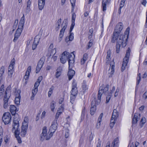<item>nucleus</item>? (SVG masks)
<instances>
[{
	"mask_svg": "<svg viewBox=\"0 0 147 147\" xmlns=\"http://www.w3.org/2000/svg\"><path fill=\"white\" fill-rule=\"evenodd\" d=\"M128 28L129 29V28H127L125 31V34H127V35H123L121 34L116 40L117 42L116 45V52L117 53H118L120 51L121 45H122L123 47L126 45V42L127 40L129 34V30H128Z\"/></svg>",
	"mask_w": 147,
	"mask_h": 147,
	"instance_id": "f257e3e1",
	"label": "nucleus"
},
{
	"mask_svg": "<svg viewBox=\"0 0 147 147\" xmlns=\"http://www.w3.org/2000/svg\"><path fill=\"white\" fill-rule=\"evenodd\" d=\"M123 27V24L121 22L119 23L116 25L115 28L113 35L112 36L111 42L112 43H114L116 40L117 38H118L119 36L120 35H119V34L122 30Z\"/></svg>",
	"mask_w": 147,
	"mask_h": 147,
	"instance_id": "f03ea898",
	"label": "nucleus"
},
{
	"mask_svg": "<svg viewBox=\"0 0 147 147\" xmlns=\"http://www.w3.org/2000/svg\"><path fill=\"white\" fill-rule=\"evenodd\" d=\"M109 85L108 84H102L99 88L98 94L97 104H99L101 102V97L103 93L106 94L109 90Z\"/></svg>",
	"mask_w": 147,
	"mask_h": 147,
	"instance_id": "7ed1b4c3",
	"label": "nucleus"
},
{
	"mask_svg": "<svg viewBox=\"0 0 147 147\" xmlns=\"http://www.w3.org/2000/svg\"><path fill=\"white\" fill-rule=\"evenodd\" d=\"M130 52V48L129 47L126 51L125 56L123 59V62L121 66L122 71H123L125 69V67L128 63Z\"/></svg>",
	"mask_w": 147,
	"mask_h": 147,
	"instance_id": "20e7f679",
	"label": "nucleus"
},
{
	"mask_svg": "<svg viewBox=\"0 0 147 147\" xmlns=\"http://www.w3.org/2000/svg\"><path fill=\"white\" fill-rule=\"evenodd\" d=\"M67 25V23L66 21H64L62 24V29L60 30L58 38L59 42H60L62 40L64 35V32L66 28Z\"/></svg>",
	"mask_w": 147,
	"mask_h": 147,
	"instance_id": "39448f33",
	"label": "nucleus"
},
{
	"mask_svg": "<svg viewBox=\"0 0 147 147\" xmlns=\"http://www.w3.org/2000/svg\"><path fill=\"white\" fill-rule=\"evenodd\" d=\"M13 119V127L12 129V131H14L15 129H18L19 126V121L20 120L19 116L18 114L14 116Z\"/></svg>",
	"mask_w": 147,
	"mask_h": 147,
	"instance_id": "423d86ee",
	"label": "nucleus"
},
{
	"mask_svg": "<svg viewBox=\"0 0 147 147\" xmlns=\"http://www.w3.org/2000/svg\"><path fill=\"white\" fill-rule=\"evenodd\" d=\"M2 120L5 124H7L11 121V117L10 113L8 112L5 113L2 117Z\"/></svg>",
	"mask_w": 147,
	"mask_h": 147,
	"instance_id": "0eeeda50",
	"label": "nucleus"
},
{
	"mask_svg": "<svg viewBox=\"0 0 147 147\" xmlns=\"http://www.w3.org/2000/svg\"><path fill=\"white\" fill-rule=\"evenodd\" d=\"M71 54H70L69 53L66 51H65L62 53L61 57L60 58L61 62L63 63H65L67 60L68 59L69 57H70Z\"/></svg>",
	"mask_w": 147,
	"mask_h": 147,
	"instance_id": "6e6552de",
	"label": "nucleus"
},
{
	"mask_svg": "<svg viewBox=\"0 0 147 147\" xmlns=\"http://www.w3.org/2000/svg\"><path fill=\"white\" fill-rule=\"evenodd\" d=\"M114 68V62L113 61H112L110 62L109 68L108 71V74L109 77H112V75L113 74L115 71Z\"/></svg>",
	"mask_w": 147,
	"mask_h": 147,
	"instance_id": "1a4fd4ad",
	"label": "nucleus"
},
{
	"mask_svg": "<svg viewBox=\"0 0 147 147\" xmlns=\"http://www.w3.org/2000/svg\"><path fill=\"white\" fill-rule=\"evenodd\" d=\"M45 60V57H42L39 60L36 68V73H38L40 71L42 67Z\"/></svg>",
	"mask_w": 147,
	"mask_h": 147,
	"instance_id": "9d476101",
	"label": "nucleus"
},
{
	"mask_svg": "<svg viewBox=\"0 0 147 147\" xmlns=\"http://www.w3.org/2000/svg\"><path fill=\"white\" fill-rule=\"evenodd\" d=\"M96 103H97V101H96L95 98L93 99L92 102L90 111V114L92 115L94 114L96 111V105H98V104H97Z\"/></svg>",
	"mask_w": 147,
	"mask_h": 147,
	"instance_id": "9b49d317",
	"label": "nucleus"
},
{
	"mask_svg": "<svg viewBox=\"0 0 147 147\" xmlns=\"http://www.w3.org/2000/svg\"><path fill=\"white\" fill-rule=\"evenodd\" d=\"M57 125L58 124L56 119H54L52 122L49 131L53 133L57 129Z\"/></svg>",
	"mask_w": 147,
	"mask_h": 147,
	"instance_id": "f8f14e48",
	"label": "nucleus"
},
{
	"mask_svg": "<svg viewBox=\"0 0 147 147\" xmlns=\"http://www.w3.org/2000/svg\"><path fill=\"white\" fill-rule=\"evenodd\" d=\"M71 54L73 55H71L70 57H69L68 59V65H69V69H71L72 66L73 65V64L74 62V58H75V55L73 54V52L71 53Z\"/></svg>",
	"mask_w": 147,
	"mask_h": 147,
	"instance_id": "ddd939ff",
	"label": "nucleus"
},
{
	"mask_svg": "<svg viewBox=\"0 0 147 147\" xmlns=\"http://www.w3.org/2000/svg\"><path fill=\"white\" fill-rule=\"evenodd\" d=\"M75 89V92L73 93L72 90L71 91V95H70V102L72 104H73L74 101L75 100L76 98V96L77 95V91L76 89Z\"/></svg>",
	"mask_w": 147,
	"mask_h": 147,
	"instance_id": "4468645a",
	"label": "nucleus"
},
{
	"mask_svg": "<svg viewBox=\"0 0 147 147\" xmlns=\"http://www.w3.org/2000/svg\"><path fill=\"white\" fill-rule=\"evenodd\" d=\"M140 117V114H139L138 113H135L134 114V117L132 119V125L136 124Z\"/></svg>",
	"mask_w": 147,
	"mask_h": 147,
	"instance_id": "2eb2a0df",
	"label": "nucleus"
},
{
	"mask_svg": "<svg viewBox=\"0 0 147 147\" xmlns=\"http://www.w3.org/2000/svg\"><path fill=\"white\" fill-rule=\"evenodd\" d=\"M20 91H18L16 94V97L15 99V102L17 105H19L20 103L21 96L20 95Z\"/></svg>",
	"mask_w": 147,
	"mask_h": 147,
	"instance_id": "dca6fc26",
	"label": "nucleus"
},
{
	"mask_svg": "<svg viewBox=\"0 0 147 147\" xmlns=\"http://www.w3.org/2000/svg\"><path fill=\"white\" fill-rule=\"evenodd\" d=\"M28 126L22 125V129L20 132V135L22 137H24L26 135L28 129Z\"/></svg>",
	"mask_w": 147,
	"mask_h": 147,
	"instance_id": "f3484780",
	"label": "nucleus"
},
{
	"mask_svg": "<svg viewBox=\"0 0 147 147\" xmlns=\"http://www.w3.org/2000/svg\"><path fill=\"white\" fill-rule=\"evenodd\" d=\"M47 130L46 127H43L42 130V133L41 134L40 140L41 141H43L45 140V136L47 135Z\"/></svg>",
	"mask_w": 147,
	"mask_h": 147,
	"instance_id": "a211bd4d",
	"label": "nucleus"
},
{
	"mask_svg": "<svg viewBox=\"0 0 147 147\" xmlns=\"http://www.w3.org/2000/svg\"><path fill=\"white\" fill-rule=\"evenodd\" d=\"M15 61L16 60L14 58L11 60L10 65L9 66L8 70L14 71V68L15 63Z\"/></svg>",
	"mask_w": 147,
	"mask_h": 147,
	"instance_id": "6ab92c4d",
	"label": "nucleus"
},
{
	"mask_svg": "<svg viewBox=\"0 0 147 147\" xmlns=\"http://www.w3.org/2000/svg\"><path fill=\"white\" fill-rule=\"evenodd\" d=\"M110 0H103L102 1V10L104 11L106 10V5L109 3Z\"/></svg>",
	"mask_w": 147,
	"mask_h": 147,
	"instance_id": "aec40b11",
	"label": "nucleus"
},
{
	"mask_svg": "<svg viewBox=\"0 0 147 147\" xmlns=\"http://www.w3.org/2000/svg\"><path fill=\"white\" fill-rule=\"evenodd\" d=\"M75 74V72L74 71L72 70L71 69H69V71L67 75L69 80H71L72 78Z\"/></svg>",
	"mask_w": 147,
	"mask_h": 147,
	"instance_id": "412c9836",
	"label": "nucleus"
},
{
	"mask_svg": "<svg viewBox=\"0 0 147 147\" xmlns=\"http://www.w3.org/2000/svg\"><path fill=\"white\" fill-rule=\"evenodd\" d=\"M10 96L7 95H5L3 99V107L4 108L6 109L7 108L8 105V101L9 98Z\"/></svg>",
	"mask_w": 147,
	"mask_h": 147,
	"instance_id": "4be33fe9",
	"label": "nucleus"
},
{
	"mask_svg": "<svg viewBox=\"0 0 147 147\" xmlns=\"http://www.w3.org/2000/svg\"><path fill=\"white\" fill-rule=\"evenodd\" d=\"M10 111L11 114L14 115L17 111L16 107L14 105H11L10 106Z\"/></svg>",
	"mask_w": 147,
	"mask_h": 147,
	"instance_id": "5701e85b",
	"label": "nucleus"
},
{
	"mask_svg": "<svg viewBox=\"0 0 147 147\" xmlns=\"http://www.w3.org/2000/svg\"><path fill=\"white\" fill-rule=\"evenodd\" d=\"M45 1L43 0H38V5L40 10H41L43 9L45 4Z\"/></svg>",
	"mask_w": 147,
	"mask_h": 147,
	"instance_id": "b1692460",
	"label": "nucleus"
},
{
	"mask_svg": "<svg viewBox=\"0 0 147 147\" xmlns=\"http://www.w3.org/2000/svg\"><path fill=\"white\" fill-rule=\"evenodd\" d=\"M39 41V40L38 39H36V38H34V40L32 46V49L33 50H34L36 49Z\"/></svg>",
	"mask_w": 147,
	"mask_h": 147,
	"instance_id": "393cba45",
	"label": "nucleus"
},
{
	"mask_svg": "<svg viewBox=\"0 0 147 147\" xmlns=\"http://www.w3.org/2000/svg\"><path fill=\"white\" fill-rule=\"evenodd\" d=\"M103 115V113H101L98 118V122L96 124V127L97 128H99L100 126V122L101 121L102 119V117Z\"/></svg>",
	"mask_w": 147,
	"mask_h": 147,
	"instance_id": "a878e982",
	"label": "nucleus"
},
{
	"mask_svg": "<svg viewBox=\"0 0 147 147\" xmlns=\"http://www.w3.org/2000/svg\"><path fill=\"white\" fill-rule=\"evenodd\" d=\"M38 92V88H33V89L32 90V95L31 97V100H34V97L36 95V94Z\"/></svg>",
	"mask_w": 147,
	"mask_h": 147,
	"instance_id": "bb28decb",
	"label": "nucleus"
},
{
	"mask_svg": "<svg viewBox=\"0 0 147 147\" xmlns=\"http://www.w3.org/2000/svg\"><path fill=\"white\" fill-rule=\"evenodd\" d=\"M61 19L60 18L58 20L57 22L55 24V30L56 31H57L59 29L60 26V24L61 23Z\"/></svg>",
	"mask_w": 147,
	"mask_h": 147,
	"instance_id": "cd10ccee",
	"label": "nucleus"
},
{
	"mask_svg": "<svg viewBox=\"0 0 147 147\" xmlns=\"http://www.w3.org/2000/svg\"><path fill=\"white\" fill-rule=\"evenodd\" d=\"M72 90L71 91H73V93H74L75 92V89H76V90L77 91V94H78V90H77V83L76 82L75 80H73V82L72 84Z\"/></svg>",
	"mask_w": 147,
	"mask_h": 147,
	"instance_id": "c85d7f7f",
	"label": "nucleus"
},
{
	"mask_svg": "<svg viewBox=\"0 0 147 147\" xmlns=\"http://www.w3.org/2000/svg\"><path fill=\"white\" fill-rule=\"evenodd\" d=\"M5 67L4 66H2L0 70V83L2 80V76L5 72Z\"/></svg>",
	"mask_w": 147,
	"mask_h": 147,
	"instance_id": "c756f323",
	"label": "nucleus"
},
{
	"mask_svg": "<svg viewBox=\"0 0 147 147\" xmlns=\"http://www.w3.org/2000/svg\"><path fill=\"white\" fill-rule=\"evenodd\" d=\"M118 116V113L117 111L115 109H114L113 110V111L112 113V118H116L117 119Z\"/></svg>",
	"mask_w": 147,
	"mask_h": 147,
	"instance_id": "7c9ffc66",
	"label": "nucleus"
},
{
	"mask_svg": "<svg viewBox=\"0 0 147 147\" xmlns=\"http://www.w3.org/2000/svg\"><path fill=\"white\" fill-rule=\"evenodd\" d=\"M118 138H115L112 143L113 147H118Z\"/></svg>",
	"mask_w": 147,
	"mask_h": 147,
	"instance_id": "2f4dec72",
	"label": "nucleus"
},
{
	"mask_svg": "<svg viewBox=\"0 0 147 147\" xmlns=\"http://www.w3.org/2000/svg\"><path fill=\"white\" fill-rule=\"evenodd\" d=\"M88 58V55L86 53L84 54L83 56L82 59L81 60V64H84L85 61L87 60Z\"/></svg>",
	"mask_w": 147,
	"mask_h": 147,
	"instance_id": "473e14b6",
	"label": "nucleus"
},
{
	"mask_svg": "<svg viewBox=\"0 0 147 147\" xmlns=\"http://www.w3.org/2000/svg\"><path fill=\"white\" fill-rule=\"evenodd\" d=\"M117 118H112L111 117V120L110 127L111 128H112L114 125L116 121Z\"/></svg>",
	"mask_w": 147,
	"mask_h": 147,
	"instance_id": "72a5a7b5",
	"label": "nucleus"
},
{
	"mask_svg": "<svg viewBox=\"0 0 147 147\" xmlns=\"http://www.w3.org/2000/svg\"><path fill=\"white\" fill-rule=\"evenodd\" d=\"M4 91V86L2 85L0 89V98L1 99L3 96V94Z\"/></svg>",
	"mask_w": 147,
	"mask_h": 147,
	"instance_id": "f704fd0d",
	"label": "nucleus"
},
{
	"mask_svg": "<svg viewBox=\"0 0 147 147\" xmlns=\"http://www.w3.org/2000/svg\"><path fill=\"white\" fill-rule=\"evenodd\" d=\"M82 87V91L84 93L88 89V86L86 85V83L84 82L83 83Z\"/></svg>",
	"mask_w": 147,
	"mask_h": 147,
	"instance_id": "c9c22d12",
	"label": "nucleus"
},
{
	"mask_svg": "<svg viewBox=\"0 0 147 147\" xmlns=\"http://www.w3.org/2000/svg\"><path fill=\"white\" fill-rule=\"evenodd\" d=\"M3 132V129L1 127H0V146L1 145L2 141Z\"/></svg>",
	"mask_w": 147,
	"mask_h": 147,
	"instance_id": "e433bc0d",
	"label": "nucleus"
},
{
	"mask_svg": "<svg viewBox=\"0 0 147 147\" xmlns=\"http://www.w3.org/2000/svg\"><path fill=\"white\" fill-rule=\"evenodd\" d=\"M28 119L27 117H25L24 118L23 122L22 123V125L28 126Z\"/></svg>",
	"mask_w": 147,
	"mask_h": 147,
	"instance_id": "4c0bfd02",
	"label": "nucleus"
},
{
	"mask_svg": "<svg viewBox=\"0 0 147 147\" xmlns=\"http://www.w3.org/2000/svg\"><path fill=\"white\" fill-rule=\"evenodd\" d=\"M62 69H57V72L56 73L55 77L57 78H58L61 75Z\"/></svg>",
	"mask_w": 147,
	"mask_h": 147,
	"instance_id": "58836bf2",
	"label": "nucleus"
},
{
	"mask_svg": "<svg viewBox=\"0 0 147 147\" xmlns=\"http://www.w3.org/2000/svg\"><path fill=\"white\" fill-rule=\"evenodd\" d=\"M86 111L85 107H84L83 109L82 110L81 115V120H83L84 118L85 113Z\"/></svg>",
	"mask_w": 147,
	"mask_h": 147,
	"instance_id": "ea45409f",
	"label": "nucleus"
},
{
	"mask_svg": "<svg viewBox=\"0 0 147 147\" xmlns=\"http://www.w3.org/2000/svg\"><path fill=\"white\" fill-rule=\"evenodd\" d=\"M111 53L110 51H108L107 52V55L106 57V63H108L110 60L111 59Z\"/></svg>",
	"mask_w": 147,
	"mask_h": 147,
	"instance_id": "a19ab883",
	"label": "nucleus"
},
{
	"mask_svg": "<svg viewBox=\"0 0 147 147\" xmlns=\"http://www.w3.org/2000/svg\"><path fill=\"white\" fill-rule=\"evenodd\" d=\"M11 87L10 86H8L6 88L5 95H7L8 94H10L11 92Z\"/></svg>",
	"mask_w": 147,
	"mask_h": 147,
	"instance_id": "79ce46f5",
	"label": "nucleus"
},
{
	"mask_svg": "<svg viewBox=\"0 0 147 147\" xmlns=\"http://www.w3.org/2000/svg\"><path fill=\"white\" fill-rule=\"evenodd\" d=\"M20 35L21 34H19L15 33V34L14 35V38L13 40V41L14 42H15L20 36Z\"/></svg>",
	"mask_w": 147,
	"mask_h": 147,
	"instance_id": "37998d69",
	"label": "nucleus"
},
{
	"mask_svg": "<svg viewBox=\"0 0 147 147\" xmlns=\"http://www.w3.org/2000/svg\"><path fill=\"white\" fill-rule=\"evenodd\" d=\"M50 134L48 135V134H47V135L45 136V139L46 140H49L52 136L53 135V133H51L50 132Z\"/></svg>",
	"mask_w": 147,
	"mask_h": 147,
	"instance_id": "c03bdc74",
	"label": "nucleus"
},
{
	"mask_svg": "<svg viewBox=\"0 0 147 147\" xmlns=\"http://www.w3.org/2000/svg\"><path fill=\"white\" fill-rule=\"evenodd\" d=\"M55 102L54 101H52L50 105L51 109L52 111H53L55 109Z\"/></svg>",
	"mask_w": 147,
	"mask_h": 147,
	"instance_id": "a18cd8bd",
	"label": "nucleus"
},
{
	"mask_svg": "<svg viewBox=\"0 0 147 147\" xmlns=\"http://www.w3.org/2000/svg\"><path fill=\"white\" fill-rule=\"evenodd\" d=\"M93 45V41L92 40H90L89 42L88 43V45H87V47H86V49H88L90 48Z\"/></svg>",
	"mask_w": 147,
	"mask_h": 147,
	"instance_id": "49530a36",
	"label": "nucleus"
},
{
	"mask_svg": "<svg viewBox=\"0 0 147 147\" xmlns=\"http://www.w3.org/2000/svg\"><path fill=\"white\" fill-rule=\"evenodd\" d=\"M75 24V21H71V24L69 30V32H71L72 31L74 26Z\"/></svg>",
	"mask_w": 147,
	"mask_h": 147,
	"instance_id": "de8ad7c7",
	"label": "nucleus"
},
{
	"mask_svg": "<svg viewBox=\"0 0 147 147\" xmlns=\"http://www.w3.org/2000/svg\"><path fill=\"white\" fill-rule=\"evenodd\" d=\"M31 3V2L30 0H28L27 2V7L26 9L27 10H29L30 9V6Z\"/></svg>",
	"mask_w": 147,
	"mask_h": 147,
	"instance_id": "09e8293b",
	"label": "nucleus"
},
{
	"mask_svg": "<svg viewBox=\"0 0 147 147\" xmlns=\"http://www.w3.org/2000/svg\"><path fill=\"white\" fill-rule=\"evenodd\" d=\"M139 143L136 142L135 143L132 142L130 144V147H137L139 145Z\"/></svg>",
	"mask_w": 147,
	"mask_h": 147,
	"instance_id": "8fccbe9b",
	"label": "nucleus"
},
{
	"mask_svg": "<svg viewBox=\"0 0 147 147\" xmlns=\"http://www.w3.org/2000/svg\"><path fill=\"white\" fill-rule=\"evenodd\" d=\"M111 95L109 94H108L107 95L106 97V103H107L109 102L111 98Z\"/></svg>",
	"mask_w": 147,
	"mask_h": 147,
	"instance_id": "3c124183",
	"label": "nucleus"
},
{
	"mask_svg": "<svg viewBox=\"0 0 147 147\" xmlns=\"http://www.w3.org/2000/svg\"><path fill=\"white\" fill-rule=\"evenodd\" d=\"M70 34L68 37H69V39L70 40V41H71L72 40H73L74 37V34L73 33L70 32Z\"/></svg>",
	"mask_w": 147,
	"mask_h": 147,
	"instance_id": "603ef678",
	"label": "nucleus"
},
{
	"mask_svg": "<svg viewBox=\"0 0 147 147\" xmlns=\"http://www.w3.org/2000/svg\"><path fill=\"white\" fill-rule=\"evenodd\" d=\"M14 71L8 70V74L9 78H11L12 77Z\"/></svg>",
	"mask_w": 147,
	"mask_h": 147,
	"instance_id": "864d4df0",
	"label": "nucleus"
},
{
	"mask_svg": "<svg viewBox=\"0 0 147 147\" xmlns=\"http://www.w3.org/2000/svg\"><path fill=\"white\" fill-rule=\"evenodd\" d=\"M10 140V136L8 135H6L4 138V141L5 143H7Z\"/></svg>",
	"mask_w": 147,
	"mask_h": 147,
	"instance_id": "5fc2aeb1",
	"label": "nucleus"
},
{
	"mask_svg": "<svg viewBox=\"0 0 147 147\" xmlns=\"http://www.w3.org/2000/svg\"><path fill=\"white\" fill-rule=\"evenodd\" d=\"M31 66H29L27 68V71L26 73L28 75H30V74L31 72Z\"/></svg>",
	"mask_w": 147,
	"mask_h": 147,
	"instance_id": "6e6d98bb",
	"label": "nucleus"
},
{
	"mask_svg": "<svg viewBox=\"0 0 147 147\" xmlns=\"http://www.w3.org/2000/svg\"><path fill=\"white\" fill-rule=\"evenodd\" d=\"M69 136V130L67 129L65 131V137L66 138H67Z\"/></svg>",
	"mask_w": 147,
	"mask_h": 147,
	"instance_id": "4d7b16f0",
	"label": "nucleus"
},
{
	"mask_svg": "<svg viewBox=\"0 0 147 147\" xmlns=\"http://www.w3.org/2000/svg\"><path fill=\"white\" fill-rule=\"evenodd\" d=\"M18 20L17 19H16L14 22V23L13 26V28H14L16 29V27H17V25H18Z\"/></svg>",
	"mask_w": 147,
	"mask_h": 147,
	"instance_id": "13d9d810",
	"label": "nucleus"
},
{
	"mask_svg": "<svg viewBox=\"0 0 147 147\" xmlns=\"http://www.w3.org/2000/svg\"><path fill=\"white\" fill-rule=\"evenodd\" d=\"M146 119L145 117H142L140 121V123H142V125H143L146 122Z\"/></svg>",
	"mask_w": 147,
	"mask_h": 147,
	"instance_id": "bf43d9fd",
	"label": "nucleus"
},
{
	"mask_svg": "<svg viewBox=\"0 0 147 147\" xmlns=\"http://www.w3.org/2000/svg\"><path fill=\"white\" fill-rule=\"evenodd\" d=\"M14 131V134L15 136H19V135L20 134L19 130L18 129H15Z\"/></svg>",
	"mask_w": 147,
	"mask_h": 147,
	"instance_id": "052dcab7",
	"label": "nucleus"
},
{
	"mask_svg": "<svg viewBox=\"0 0 147 147\" xmlns=\"http://www.w3.org/2000/svg\"><path fill=\"white\" fill-rule=\"evenodd\" d=\"M24 14H23V16L21 18L20 20V23H22L24 24L25 22L24 21Z\"/></svg>",
	"mask_w": 147,
	"mask_h": 147,
	"instance_id": "680f3d73",
	"label": "nucleus"
},
{
	"mask_svg": "<svg viewBox=\"0 0 147 147\" xmlns=\"http://www.w3.org/2000/svg\"><path fill=\"white\" fill-rule=\"evenodd\" d=\"M61 113V112H57V113H56V115L55 119H56V120L57 121V119H58V118H59L60 115Z\"/></svg>",
	"mask_w": 147,
	"mask_h": 147,
	"instance_id": "e2e57ef3",
	"label": "nucleus"
},
{
	"mask_svg": "<svg viewBox=\"0 0 147 147\" xmlns=\"http://www.w3.org/2000/svg\"><path fill=\"white\" fill-rule=\"evenodd\" d=\"M24 24L22 23H19L18 28H19L22 30H23Z\"/></svg>",
	"mask_w": 147,
	"mask_h": 147,
	"instance_id": "0e129e2a",
	"label": "nucleus"
},
{
	"mask_svg": "<svg viewBox=\"0 0 147 147\" xmlns=\"http://www.w3.org/2000/svg\"><path fill=\"white\" fill-rule=\"evenodd\" d=\"M53 88H51L49 90L48 93V96L49 97H50L51 96V94L53 92Z\"/></svg>",
	"mask_w": 147,
	"mask_h": 147,
	"instance_id": "69168bd1",
	"label": "nucleus"
},
{
	"mask_svg": "<svg viewBox=\"0 0 147 147\" xmlns=\"http://www.w3.org/2000/svg\"><path fill=\"white\" fill-rule=\"evenodd\" d=\"M126 0H121L120 3V8H122L124 6Z\"/></svg>",
	"mask_w": 147,
	"mask_h": 147,
	"instance_id": "338daca9",
	"label": "nucleus"
},
{
	"mask_svg": "<svg viewBox=\"0 0 147 147\" xmlns=\"http://www.w3.org/2000/svg\"><path fill=\"white\" fill-rule=\"evenodd\" d=\"M15 137L16 138L17 140H18V143L20 144L21 143H22L21 139L19 136H17Z\"/></svg>",
	"mask_w": 147,
	"mask_h": 147,
	"instance_id": "774afa93",
	"label": "nucleus"
}]
</instances>
